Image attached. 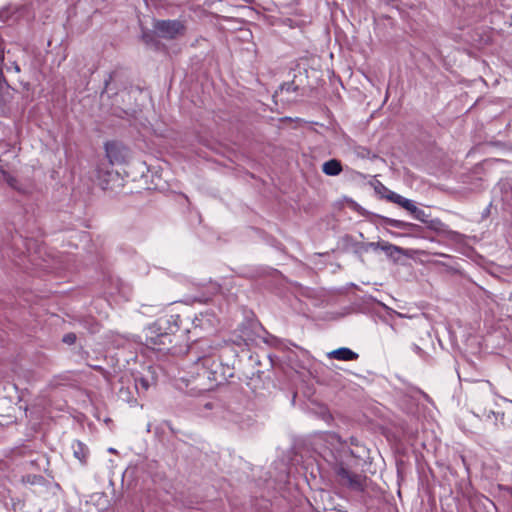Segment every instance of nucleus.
Segmentation results:
<instances>
[{
	"label": "nucleus",
	"mask_w": 512,
	"mask_h": 512,
	"mask_svg": "<svg viewBox=\"0 0 512 512\" xmlns=\"http://www.w3.org/2000/svg\"><path fill=\"white\" fill-rule=\"evenodd\" d=\"M176 330L177 324L173 316L160 317L145 329V345L160 350L161 346L171 343L170 335Z\"/></svg>",
	"instance_id": "nucleus-1"
},
{
	"label": "nucleus",
	"mask_w": 512,
	"mask_h": 512,
	"mask_svg": "<svg viewBox=\"0 0 512 512\" xmlns=\"http://www.w3.org/2000/svg\"><path fill=\"white\" fill-rule=\"evenodd\" d=\"M95 180L104 190H114L121 186L120 174L106 162H99L95 169Z\"/></svg>",
	"instance_id": "nucleus-2"
},
{
	"label": "nucleus",
	"mask_w": 512,
	"mask_h": 512,
	"mask_svg": "<svg viewBox=\"0 0 512 512\" xmlns=\"http://www.w3.org/2000/svg\"><path fill=\"white\" fill-rule=\"evenodd\" d=\"M106 159L101 162L109 163V165H121L129 159V151L119 142L112 141L105 144Z\"/></svg>",
	"instance_id": "nucleus-3"
},
{
	"label": "nucleus",
	"mask_w": 512,
	"mask_h": 512,
	"mask_svg": "<svg viewBox=\"0 0 512 512\" xmlns=\"http://www.w3.org/2000/svg\"><path fill=\"white\" fill-rule=\"evenodd\" d=\"M156 29L160 36L174 38L183 33L184 27L177 21H161L156 24Z\"/></svg>",
	"instance_id": "nucleus-4"
},
{
	"label": "nucleus",
	"mask_w": 512,
	"mask_h": 512,
	"mask_svg": "<svg viewBox=\"0 0 512 512\" xmlns=\"http://www.w3.org/2000/svg\"><path fill=\"white\" fill-rule=\"evenodd\" d=\"M338 475L341 478V481L345 484L353 486L355 488L362 487L365 478L362 475L354 474L345 468H340L338 471Z\"/></svg>",
	"instance_id": "nucleus-5"
},
{
	"label": "nucleus",
	"mask_w": 512,
	"mask_h": 512,
	"mask_svg": "<svg viewBox=\"0 0 512 512\" xmlns=\"http://www.w3.org/2000/svg\"><path fill=\"white\" fill-rule=\"evenodd\" d=\"M328 356L342 361H351L358 358V354L348 348H339L331 351Z\"/></svg>",
	"instance_id": "nucleus-6"
},
{
	"label": "nucleus",
	"mask_w": 512,
	"mask_h": 512,
	"mask_svg": "<svg viewBox=\"0 0 512 512\" xmlns=\"http://www.w3.org/2000/svg\"><path fill=\"white\" fill-rule=\"evenodd\" d=\"M322 171L328 176H336L341 173L342 165L340 161L336 159H331L323 163Z\"/></svg>",
	"instance_id": "nucleus-7"
},
{
	"label": "nucleus",
	"mask_w": 512,
	"mask_h": 512,
	"mask_svg": "<svg viewBox=\"0 0 512 512\" xmlns=\"http://www.w3.org/2000/svg\"><path fill=\"white\" fill-rule=\"evenodd\" d=\"M215 324V317L208 313H200L195 318V325L201 328L213 327Z\"/></svg>",
	"instance_id": "nucleus-8"
},
{
	"label": "nucleus",
	"mask_w": 512,
	"mask_h": 512,
	"mask_svg": "<svg viewBox=\"0 0 512 512\" xmlns=\"http://www.w3.org/2000/svg\"><path fill=\"white\" fill-rule=\"evenodd\" d=\"M405 210L409 211L415 219L426 222L428 215L425 213V211L419 209L411 200H409V205L405 206Z\"/></svg>",
	"instance_id": "nucleus-9"
},
{
	"label": "nucleus",
	"mask_w": 512,
	"mask_h": 512,
	"mask_svg": "<svg viewBox=\"0 0 512 512\" xmlns=\"http://www.w3.org/2000/svg\"><path fill=\"white\" fill-rule=\"evenodd\" d=\"M74 456L80 461H84L87 457V448L81 442L73 443Z\"/></svg>",
	"instance_id": "nucleus-10"
},
{
	"label": "nucleus",
	"mask_w": 512,
	"mask_h": 512,
	"mask_svg": "<svg viewBox=\"0 0 512 512\" xmlns=\"http://www.w3.org/2000/svg\"><path fill=\"white\" fill-rule=\"evenodd\" d=\"M388 199L401 206L402 208H405V206L409 205V199H406L404 198L403 196L399 195V194H396V193H391L389 196H388Z\"/></svg>",
	"instance_id": "nucleus-11"
},
{
	"label": "nucleus",
	"mask_w": 512,
	"mask_h": 512,
	"mask_svg": "<svg viewBox=\"0 0 512 512\" xmlns=\"http://www.w3.org/2000/svg\"><path fill=\"white\" fill-rule=\"evenodd\" d=\"M75 340H76V336H75V334H73V333H69V334H67V335H65V336L63 337V341H64L66 344H69V345L73 344V343L75 342Z\"/></svg>",
	"instance_id": "nucleus-12"
},
{
	"label": "nucleus",
	"mask_w": 512,
	"mask_h": 512,
	"mask_svg": "<svg viewBox=\"0 0 512 512\" xmlns=\"http://www.w3.org/2000/svg\"><path fill=\"white\" fill-rule=\"evenodd\" d=\"M109 452H111V453H115V450H114L113 448H110V449H109Z\"/></svg>",
	"instance_id": "nucleus-13"
},
{
	"label": "nucleus",
	"mask_w": 512,
	"mask_h": 512,
	"mask_svg": "<svg viewBox=\"0 0 512 512\" xmlns=\"http://www.w3.org/2000/svg\"><path fill=\"white\" fill-rule=\"evenodd\" d=\"M15 70H16L17 72H19V71H20V69H19V67H18V66H16V67H15Z\"/></svg>",
	"instance_id": "nucleus-14"
},
{
	"label": "nucleus",
	"mask_w": 512,
	"mask_h": 512,
	"mask_svg": "<svg viewBox=\"0 0 512 512\" xmlns=\"http://www.w3.org/2000/svg\"><path fill=\"white\" fill-rule=\"evenodd\" d=\"M393 249L396 251H400V249L398 247H393Z\"/></svg>",
	"instance_id": "nucleus-15"
}]
</instances>
